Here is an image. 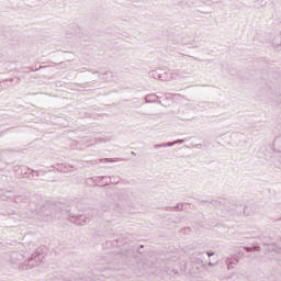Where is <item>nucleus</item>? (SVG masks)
<instances>
[{"label":"nucleus","instance_id":"13","mask_svg":"<svg viewBox=\"0 0 281 281\" xmlns=\"http://www.w3.org/2000/svg\"><path fill=\"white\" fill-rule=\"evenodd\" d=\"M100 161H115V160H113L112 158H104V159H101Z\"/></svg>","mask_w":281,"mask_h":281},{"label":"nucleus","instance_id":"8","mask_svg":"<svg viewBox=\"0 0 281 281\" xmlns=\"http://www.w3.org/2000/svg\"><path fill=\"white\" fill-rule=\"evenodd\" d=\"M168 146H170L168 145V143H162V144L154 145V148L158 150V148H168Z\"/></svg>","mask_w":281,"mask_h":281},{"label":"nucleus","instance_id":"7","mask_svg":"<svg viewBox=\"0 0 281 281\" xmlns=\"http://www.w3.org/2000/svg\"><path fill=\"white\" fill-rule=\"evenodd\" d=\"M244 249H246V251H248V252H250V251H260V246L244 247Z\"/></svg>","mask_w":281,"mask_h":281},{"label":"nucleus","instance_id":"12","mask_svg":"<svg viewBox=\"0 0 281 281\" xmlns=\"http://www.w3.org/2000/svg\"><path fill=\"white\" fill-rule=\"evenodd\" d=\"M217 266H218V262H215V263L212 261L209 262V267H217Z\"/></svg>","mask_w":281,"mask_h":281},{"label":"nucleus","instance_id":"10","mask_svg":"<svg viewBox=\"0 0 281 281\" xmlns=\"http://www.w3.org/2000/svg\"><path fill=\"white\" fill-rule=\"evenodd\" d=\"M146 102H155V95L154 94H148L146 98H145Z\"/></svg>","mask_w":281,"mask_h":281},{"label":"nucleus","instance_id":"6","mask_svg":"<svg viewBox=\"0 0 281 281\" xmlns=\"http://www.w3.org/2000/svg\"><path fill=\"white\" fill-rule=\"evenodd\" d=\"M87 217H85V215H80L79 220H77V225H85V223H87Z\"/></svg>","mask_w":281,"mask_h":281},{"label":"nucleus","instance_id":"2","mask_svg":"<svg viewBox=\"0 0 281 281\" xmlns=\"http://www.w3.org/2000/svg\"><path fill=\"white\" fill-rule=\"evenodd\" d=\"M151 76L161 82H170V80H177V78H186L183 70L173 71L170 76H168V72L158 74L157 71H151Z\"/></svg>","mask_w":281,"mask_h":281},{"label":"nucleus","instance_id":"1","mask_svg":"<svg viewBox=\"0 0 281 281\" xmlns=\"http://www.w3.org/2000/svg\"><path fill=\"white\" fill-rule=\"evenodd\" d=\"M11 261L21 265L22 269H33L38 262H43L41 250H35L30 258L25 259V255L21 252L11 254Z\"/></svg>","mask_w":281,"mask_h":281},{"label":"nucleus","instance_id":"9","mask_svg":"<svg viewBox=\"0 0 281 281\" xmlns=\"http://www.w3.org/2000/svg\"><path fill=\"white\" fill-rule=\"evenodd\" d=\"M184 139H178V140H175V142H172V143H168V146H175V145H177V144H184Z\"/></svg>","mask_w":281,"mask_h":281},{"label":"nucleus","instance_id":"4","mask_svg":"<svg viewBox=\"0 0 281 281\" xmlns=\"http://www.w3.org/2000/svg\"><path fill=\"white\" fill-rule=\"evenodd\" d=\"M269 251H276V254H281V247L276 244H270Z\"/></svg>","mask_w":281,"mask_h":281},{"label":"nucleus","instance_id":"5","mask_svg":"<svg viewBox=\"0 0 281 281\" xmlns=\"http://www.w3.org/2000/svg\"><path fill=\"white\" fill-rule=\"evenodd\" d=\"M274 147H276V150H278V153H281V136L274 139Z\"/></svg>","mask_w":281,"mask_h":281},{"label":"nucleus","instance_id":"3","mask_svg":"<svg viewBox=\"0 0 281 281\" xmlns=\"http://www.w3.org/2000/svg\"><path fill=\"white\" fill-rule=\"evenodd\" d=\"M226 265H227L228 271H232V269H235L238 266V259L234 257H227Z\"/></svg>","mask_w":281,"mask_h":281},{"label":"nucleus","instance_id":"14","mask_svg":"<svg viewBox=\"0 0 281 281\" xmlns=\"http://www.w3.org/2000/svg\"><path fill=\"white\" fill-rule=\"evenodd\" d=\"M206 254H207L209 258H212V256H214V251H212V252H206Z\"/></svg>","mask_w":281,"mask_h":281},{"label":"nucleus","instance_id":"11","mask_svg":"<svg viewBox=\"0 0 281 281\" xmlns=\"http://www.w3.org/2000/svg\"><path fill=\"white\" fill-rule=\"evenodd\" d=\"M173 210L177 212L179 210H183V204H178L177 206L173 207Z\"/></svg>","mask_w":281,"mask_h":281}]
</instances>
